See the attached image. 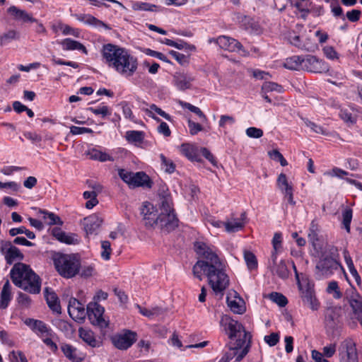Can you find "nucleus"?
Masks as SVG:
<instances>
[{
    "label": "nucleus",
    "mask_w": 362,
    "mask_h": 362,
    "mask_svg": "<svg viewBox=\"0 0 362 362\" xmlns=\"http://www.w3.org/2000/svg\"><path fill=\"white\" fill-rule=\"evenodd\" d=\"M197 253L203 257L194 265V276L202 280V274L208 278L209 284L216 293H223L229 285V277L225 272L224 262L206 243L197 242L194 244Z\"/></svg>",
    "instance_id": "obj_1"
},
{
    "label": "nucleus",
    "mask_w": 362,
    "mask_h": 362,
    "mask_svg": "<svg viewBox=\"0 0 362 362\" xmlns=\"http://www.w3.org/2000/svg\"><path fill=\"white\" fill-rule=\"evenodd\" d=\"M220 324L230 339L229 352H227L218 362H228L235 358L236 362H240L247 355L250 349V335L243 326L238 321L228 315H223Z\"/></svg>",
    "instance_id": "obj_2"
},
{
    "label": "nucleus",
    "mask_w": 362,
    "mask_h": 362,
    "mask_svg": "<svg viewBox=\"0 0 362 362\" xmlns=\"http://www.w3.org/2000/svg\"><path fill=\"white\" fill-rule=\"evenodd\" d=\"M101 54L104 63L122 76H132L137 69V59L125 48L106 44L103 46Z\"/></svg>",
    "instance_id": "obj_3"
},
{
    "label": "nucleus",
    "mask_w": 362,
    "mask_h": 362,
    "mask_svg": "<svg viewBox=\"0 0 362 362\" xmlns=\"http://www.w3.org/2000/svg\"><path fill=\"white\" fill-rule=\"evenodd\" d=\"M339 252L337 247L327 245L322 252L316 264L317 274L321 277H329L336 271L341 269L344 272L343 267L339 262Z\"/></svg>",
    "instance_id": "obj_4"
},
{
    "label": "nucleus",
    "mask_w": 362,
    "mask_h": 362,
    "mask_svg": "<svg viewBox=\"0 0 362 362\" xmlns=\"http://www.w3.org/2000/svg\"><path fill=\"white\" fill-rule=\"evenodd\" d=\"M52 260L56 270L64 278H72L80 271L81 261L76 255L57 252L53 255Z\"/></svg>",
    "instance_id": "obj_5"
},
{
    "label": "nucleus",
    "mask_w": 362,
    "mask_h": 362,
    "mask_svg": "<svg viewBox=\"0 0 362 362\" xmlns=\"http://www.w3.org/2000/svg\"><path fill=\"white\" fill-rule=\"evenodd\" d=\"M118 175L129 187L135 188L141 187L148 189L152 187V180L149 176L143 171L133 173L124 169H119Z\"/></svg>",
    "instance_id": "obj_6"
},
{
    "label": "nucleus",
    "mask_w": 362,
    "mask_h": 362,
    "mask_svg": "<svg viewBox=\"0 0 362 362\" xmlns=\"http://www.w3.org/2000/svg\"><path fill=\"white\" fill-rule=\"evenodd\" d=\"M293 269L295 272H296L295 264H293ZM296 276L300 298L303 303L309 306L313 310H318L320 307V303L315 296L314 284L308 279L303 280L302 282H300L298 278V274H296Z\"/></svg>",
    "instance_id": "obj_7"
},
{
    "label": "nucleus",
    "mask_w": 362,
    "mask_h": 362,
    "mask_svg": "<svg viewBox=\"0 0 362 362\" xmlns=\"http://www.w3.org/2000/svg\"><path fill=\"white\" fill-rule=\"evenodd\" d=\"M104 312V308L96 302L89 303L87 305L86 315L93 325L100 328H106L108 326L107 322L103 318Z\"/></svg>",
    "instance_id": "obj_8"
},
{
    "label": "nucleus",
    "mask_w": 362,
    "mask_h": 362,
    "mask_svg": "<svg viewBox=\"0 0 362 362\" xmlns=\"http://www.w3.org/2000/svg\"><path fill=\"white\" fill-rule=\"evenodd\" d=\"M177 226L178 219L174 212H160L154 227H158L161 230L168 233Z\"/></svg>",
    "instance_id": "obj_9"
},
{
    "label": "nucleus",
    "mask_w": 362,
    "mask_h": 362,
    "mask_svg": "<svg viewBox=\"0 0 362 362\" xmlns=\"http://www.w3.org/2000/svg\"><path fill=\"white\" fill-rule=\"evenodd\" d=\"M111 339L117 349L127 350L136 341V334L134 332L126 330L124 333L114 335Z\"/></svg>",
    "instance_id": "obj_10"
},
{
    "label": "nucleus",
    "mask_w": 362,
    "mask_h": 362,
    "mask_svg": "<svg viewBox=\"0 0 362 362\" xmlns=\"http://www.w3.org/2000/svg\"><path fill=\"white\" fill-rule=\"evenodd\" d=\"M213 41L225 50L241 52L243 55L247 54V52L243 48L242 44L234 38L222 35Z\"/></svg>",
    "instance_id": "obj_11"
},
{
    "label": "nucleus",
    "mask_w": 362,
    "mask_h": 362,
    "mask_svg": "<svg viewBox=\"0 0 362 362\" xmlns=\"http://www.w3.org/2000/svg\"><path fill=\"white\" fill-rule=\"evenodd\" d=\"M341 362H358L356 344L352 339L344 341L339 348Z\"/></svg>",
    "instance_id": "obj_12"
},
{
    "label": "nucleus",
    "mask_w": 362,
    "mask_h": 362,
    "mask_svg": "<svg viewBox=\"0 0 362 362\" xmlns=\"http://www.w3.org/2000/svg\"><path fill=\"white\" fill-rule=\"evenodd\" d=\"M345 295L356 318L361 316L362 315V296L354 287L347 289Z\"/></svg>",
    "instance_id": "obj_13"
},
{
    "label": "nucleus",
    "mask_w": 362,
    "mask_h": 362,
    "mask_svg": "<svg viewBox=\"0 0 362 362\" xmlns=\"http://www.w3.org/2000/svg\"><path fill=\"white\" fill-rule=\"evenodd\" d=\"M303 69L314 73H321L327 70V66L324 61L315 56L307 55L303 57Z\"/></svg>",
    "instance_id": "obj_14"
},
{
    "label": "nucleus",
    "mask_w": 362,
    "mask_h": 362,
    "mask_svg": "<svg viewBox=\"0 0 362 362\" xmlns=\"http://www.w3.org/2000/svg\"><path fill=\"white\" fill-rule=\"evenodd\" d=\"M32 272L33 270L26 264L17 263L11 270V279L13 283L18 287Z\"/></svg>",
    "instance_id": "obj_15"
},
{
    "label": "nucleus",
    "mask_w": 362,
    "mask_h": 362,
    "mask_svg": "<svg viewBox=\"0 0 362 362\" xmlns=\"http://www.w3.org/2000/svg\"><path fill=\"white\" fill-rule=\"evenodd\" d=\"M1 252L4 255L6 263L8 264H12L16 260H22L23 259V255L21 252L20 250L13 246L9 241L2 242Z\"/></svg>",
    "instance_id": "obj_16"
},
{
    "label": "nucleus",
    "mask_w": 362,
    "mask_h": 362,
    "mask_svg": "<svg viewBox=\"0 0 362 362\" xmlns=\"http://www.w3.org/2000/svg\"><path fill=\"white\" fill-rule=\"evenodd\" d=\"M68 312L70 317L76 321L84 320L87 314V310H85L83 304L74 298L69 300Z\"/></svg>",
    "instance_id": "obj_17"
},
{
    "label": "nucleus",
    "mask_w": 362,
    "mask_h": 362,
    "mask_svg": "<svg viewBox=\"0 0 362 362\" xmlns=\"http://www.w3.org/2000/svg\"><path fill=\"white\" fill-rule=\"evenodd\" d=\"M18 287L30 293H39L41 288L40 279L33 271Z\"/></svg>",
    "instance_id": "obj_18"
},
{
    "label": "nucleus",
    "mask_w": 362,
    "mask_h": 362,
    "mask_svg": "<svg viewBox=\"0 0 362 362\" xmlns=\"http://www.w3.org/2000/svg\"><path fill=\"white\" fill-rule=\"evenodd\" d=\"M141 214L143 216L144 224L148 227H154L158 218L157 211L150 202H144L141 208Z\"/></svg>",
    "instance_id": "obj_19"
},
{
    "label": "nucleus",
    "mask_w": 362,
    "mask_h": 362,
    "mask_svg": "<svg viewBox=\"0 0 362 362\" xmlns=\"http://www.w3.org/2000/svg\"><path fill=\"white\" fill-rule=\"evenodd\" d=\"M73 16L78 21L88 25L93 26L96 28H103L105 30H111L110 25L96 18L90 14L76 13Z\"/></svg>",
    "instance_id": "obj_20"
},
{
    "label": "nucleus",
    "mask_w": 362,
    "mask_h": 362,
    "mask_svg": "<svg viewBox=\"0 0 362 362\" xmlns=\"http://www.w3.org/2000/svg\"><path fill=\"white\" fill-rule=\"evenodd\" d=\"M193 81L194 78L187 73L176 72L173 76V83L180 90L191 88Z\"/></svg>",
    "instance_id": "obj_21"
},
{
    "label": "nucleus",
    "mask_w": 362,
    "mask_h": 362,
    "mask_svg": "<svg viewBox=\"0 0 362 362\" xmlns=\"http://www.w3.org/2000/svg\"><path fill=\"white\" fill-rule=\"evenodd\" d=\"M103 219L97 214H92L83 219V228L87 235L93 234L100 226Z\"/></svg>",
    "instance_id": "obj_22"
},
{
    "label": "nucleus",
    "mask_w": 362,
    "mask_h": 362,
    "mask_svg": "<svg viewBox=\"0 0 362 362\" xmlns=\"http://www.w3.org/2000/svg\"><path fill=\"white\" fill-rule=\"evenodd\" d=\"M180 151L182 155L192 161H201L199 148L197 146L186 143L180 146Z\"/></svg>",
    "instance_id": "obj_23"
},
{
    "label": "nucleus",
    "mask_w": 362,
    "mask_h": 362,
    "mask_svg": "<svg viewBox=\"0 0 362 362\" xmlns=\"http://www.w3.org/2000/svg\"><path fill=\"white\" fill-rule=\"evenodd\" d=\"M8 13H10L14 19L21 21L23 23H34L37 21L33 16L24 10H21L15 6H11L8 8Z\"/></svg>",
    "instance_id": "obj_24"
},
{
    "label": "nucleus",
    "mask_w": 362,
    "mask_h": 362,
    "mask_svg": "<svg viewBox=\"0 0 362 362\" xmlns=\"http://www.w3.org/2000/svg\"><path fill=\"white\" fill-rule=\"evenodd\" d=\"M245 213H242L240 218H230L226 221V231L231 233L242 230L245 226Z\"/></svg>",
    "instance_id": "obj_25"
},
{
    "label": "nucleus",
    "mask_w": 362,
    "mask_h": 362,
    "mask_svg": "<svg viewBox=\"0 0 362 362\" xmlns=\"http://www.w3.org/2000/svg\"><path fill=\"white\" fill-rule=\"evenodd\" d=\"M45 298L49 308L54 313H61V306L59 298L54 291H49L48 288L45 290Z\"/></svg>",
    "instance_id": "obj_26"
},
{
    "label": "nucleus",
    "mask_w": 362,
    "mask_h": 362,
    "mask_svg": "<svg viewBox=\"0 0 362 362\" xmlns=\"http://www.w3.org/2000/svg\"><path fill=\"white\" fill-rule=\"evenodd\" d=\"M53 235L60 242L69 245H75L78 243L77 235L75 234H68L58 228L52 230Z\"/></svg>",
    "instance_id": "obj_27"
},
{
    "label": "nucleus",
    "mask_w": 362,
    "mask_h": 362,
    "mask_svg": "<svg viewBox=\"0 0 362 362\" xmlns=\"http://www.w3.org/2000/svg\"><path fill=\"white\" fill-rule=\"evenodd\" d=\"M227 304L230 310L236 314H243L245 311L244 301L240 298L227 297Z\"/></svg>",
    "instance_id": "obj_28"
},
{
    "label": "nucleus",
    "mask_w": 362,
    "mask_h": 362,
    "mask_svg": "<svg viewBox=\"0 0 362 362\" xmlns=\"http://www.w3.org/2000/svg\"><path fill=\"white\" fill-rule=\"evenodd\" d=\"M25 323L35 332L48 334L50 331L47 325L41 320L28 318Z\"/></svg>",
    "instance_id": "obj_29"
},
{
    "label": "nucleus",
    "mask_w": 362,
    "mask_h": 362,
    "mask_svg": "<svg viewBox=\"0 0 362 362\" xmlns=\"http://www.w3.org/2000/svg\"><path fill=\"white\" fill-rule=\"evenodd\" d=\"M11 300V285L7 280L4 284L0 296V309H6Z\"/></svg>",
    "instance_id": "obj_30"
},
{
    "label": "nucleus",
    "mask_w": 362,
    "mask_h": 362,
    "mask_svg": "<svg viewBox=\"0 0 362 362\" xmlns=\"http://www.w3.org/2000/svg\"><path fill=\"white\" fill-rule=\"evenodd\" d=\"M60 44L62 45L64 50H79L87 54V49L83 44L71 38H66L63 40Z\"/></svg>",
    "instance_id": "obj_31"
},
{
    "label": "nucleus",
    "mask_w": 362,
    "mask_h": 362,
    "mask_svg": "<svg viewBox=\"0 0 362 362\" xmlns=\"http://www.w3.org/2000/svg\"><path fill=\"white\" fill-rule=\"evenodd\" d=\"M284 67L290 70L303 69V57L295 55L287 58L284 63Z\"/></svg>",
    "instance_id": "obj_32"
},
{
    "label": "nucleus",
    "mask_w": 362,
    "mask_h": 362,
    "mask_svg": "<svg viewBox=\"0 0 362 362\" xmlns=\"http://www.w3.org/2000/svg\"><path fill=\"white\" fill-rule=\"evenodd\" d=\"M79 337L92 347L97 346L98 342L95 338L94 333L88 329H83L82 327L78 329Z\"/></svg>",
    "instance_id": "obj_33"
},
{
    "label": "nucleus",
    "mask_w": 362,
    "mask_h": 362,
    "mask_svg": "<svg viewBox=\"0 0 362 362\" xmlns=\"http://www.w3.org/2000/svg\"><path fill=\"white\" fill-rule=\"evenodd\" d=\"M146 112L147 113V115L149 117H152L153 119H154L157 122H160V119L158 117L155 116L153 112L157 113L158 115H160L161 117H163V118H165V119H167L168 121L171 120V117L168 114H167L162 109H160V107H157L154 104L151 105L149 106V109H147L146 110Z\"/></svg>",
    "instance_id": "obj_34"
},
{
    "label": "nucleus",
    "mask_w": 362,
    "mask_h": 362,
    "mask_svg": "<svg viewBox=\"0 0 362 362\" xmlns=\"http://www.w3.org/2000/svg\"><path fill=\"white\" fill-rule=\"evenodd\" d=\"M39 213L43 215L42 218L48 225L62 226L63 224V221L61 220V218L52 212H49L45 210H40Z\"/></svg>",
    "instance_id": "obj_35"
},
{
    "label": "nucleus",
    "mask_w": 362,
    "mask_h": 362,
    "mask_svg": "<svg viewBox=\"0 0 362 362\" xmlns=\"http://www.w3.org/2000/svg\"><path fill=\"white\" fill-rule=\"evenodd\" d=\"M88 155L90 156V158L95 160H99L100 162H105V161H113L114 158L110 155L102 152L97 149H92L89 151Z\"/></svg>",
    "instance_id": "obj_36"
},
{
    "label": "nucleus",
    "mask_w": 362,
    "mask_h": 362,
    "mask_svg": "<svg viewBox=\"0 0 362 362\" xmlns=\"http://www.w3.org/2000/svg\"><path fill=\"white\" fill-rule=\"evenodd\" d=\"M273 274L277 275L281 279H286L289 276V271L284 261L281 260L279 263L274 264L272 269Z\"/></svg>",
    "instance_id": "obj_37"
},
{
    "label": "nucleus",
    "mask_w": 362,
    "mask_h": 362,
    "mask_svg": "<svg viewBox=\"0 0 362 362\" xmlns=\"http://www.w3.org/2000/svg\"><path fill=\"white\" fill-rule=\"evenodd\" d=\"M158 7L155 4H148L146 2L142 1H136L132 4V9L134 11H151L154 12L157 11V8Z\"/></svg>",
    "instance_id": "obj_38"
},
{
    "label": "nucleus",
    "mask_w": 362,
    "mask_h": 362,
    "mask_svg": "<svg viewBox=\"0 0 362 362\" xmlns=\"http://www.w3.org/2000/svg\"><path fill=\"white\" fill-rule=\"evenodd\" d=\"M277 185L283 194L293 191L292 185L288 183L286 175L284 173L279 175Z\"/></svg>",
    "instance_id": "obj_39"
},
{
    "label": "nucleus",
    "mask_w": 362,
    "mask_h": 362,
    "mask_svg": "<svg viewBox=\"0 0 362 362\" xmlns=\"http://www.w3.org/2000/svg\"><path fill=\"white\" fill-rule=\"evenodd\" d=\"M137 308L139 309V313L148 318H153L155 316H158L163 313V310L160 308L155 307L151 309H148L144 307H141L139 305H136Z\"/></svg>",
    "instance_id": "obj_40"
},
{
    "label": "nucleus",
    "mask_w": 362,
    "mask_h": 362,
    "mask_svg": "<svg viewBox=\"0 0 362 362\" xmlns=\"http://www.w3.org/2000/svg\"><path fill=\"white\" fill-rule=\"evenodd\" d=\"M160 158L162 169L168 174L173 173L176 168L174 162L171 159L165 157L163 153L160 154Z\"/></svg>",
    "instance_id": "obj_41"
},
{
    "label": "nucleus",
    "mask_w": 362,
    "mask_h": 362,
    "mask_svg": "<svg viewBox=\"0 0 362 362\" xmlns=\"http://www.w3.org/2000/svg\"><path fill=\"white\" fill-rule=\"evenodd\" d=\"M319 226L315 220L312 221L308 233V239L314 247L315 243L318 240Z\"/></svg>",
    "instance_id": "obj_42"
},
{
    "label": "nucleus",
    "mask_w": 362,
    "mask_h": 362,
    "mask_svg": "<svg viewBox=\"0 0 362 362\" xmlns=\"http://www.w3.org/2000/svg\"><path fill=\"white\" fill-rule=\"evenodd\" d=\"M326 291L327 293L332 295L334 299H340L342 297V293L336 281H332L328 284Z\"/></svg>",
    "instance_id": "obj_43"
},
{
    "label": "nucleus",
    "mask_w": 362,
    "mask_h": 362,
    "mask_svg": "<svg viewBox=\"0 0 362 362\" xmlns=\"http://www.w3.org/2000/svg\"><path fill=\"white\" fill-rule=\"evenodd\" d=\"M241 22L247 30L257 32L259 30V26L257 22L249 16H244Z\"/></svg>",
    "instance_id": "obj_44"
},
{
    "label": "nucleus",
    "mask_w": 362,
    "mask_h": 362,
    "mask_svg": "<svg viewBox=\"0 0 362 362\" xmlns=\"http://www.w3.org/2000/svg\"><path fill=\"white\" fill-rule=\"evenodd\" d=\"M160 212H174L172 207L173 200L170 195H165L160 198Z\"/></svg>",
    "instance_id": "obj_45"
},
{
    "label": "nucleus",
    "mask_w": 362,
    "mask_h": 362,
    "mask_svg": "<svg viewBox=\"0 0 362 362\" xmlns=\"http://www.w3.org/2000/svg\"><path fill=\"white\" fill-rule=\"evenodd\" d=\"M269 299L276 303L280 307H284L288 303V300L285 296L280 293L272 292L269 296Z\"/></svg>",
    "instance_id": "obj_46"
},
{
    "label": "nucleus",
    "mask_w": 362,
    "mask_h": 362,
    "mask_svg": "<svg viewBox=\"0 0 362 362\" xmlns=\"http://www.w3.org/2000/svg\"><path fill=\"white\" fill-rule=\"evenodd\" d=\"M244 259L249 269L252 270L257 268V258L252 252L245 250L244 252Z\"/></svg>",
    "instance_id": "obj_47"
},
{
    "label": "nucleus",
    "mask_w": 362,
    "mask_h": 362,
    "mask_svg": "<svg viewBox=\"0 0 362 362\" xmlns=\"http://www.w3.org/2000/svg\"><path fill=\"white\" fill-rule=\"evenodd\" d=\"M22 233H25V235L29 239L33 240L35 238V233L33 232L26 229V228L24 226H21L19 228H13L11 229H10V230H9V234L11 236H16L18 234H22Z\"/></svg>",
    "instance_id": "obj_48"
},
{
    "label": "nucleus",
    "mask_w": 362,
    "mask_h": 362,
    "mask_svg": "<svg viewBox=\"0 0 362 362\" xmlns=\"http://www.w3.org/2000/svg\"><path fill=\"white\" fill-rule=\"evenodd\" d=\"M62 351L66 358L69 360L75 361L77 360L76 354V349L70 344H64L62 346Z\"/></svg>",
    "instance_id": "obj_49"
},
{
    "label": "nucleus",
    "mask_w": 362,
    "mask_h": 362,
    "mask_svg": "<svg viewBox=\"0 0 362 362\" xmlns=\"http://www.w3.org/2000/svg\"><path fill=\"white\" fill-rule=\"evenodd\" d=\"M283 88L276 83L267 81L264 82L262 87V92L267 93L269 91L282 92Z\"/></svg>",
    "instance_id": "obj_50"
},
{
    "label": "nucleus",
    "mask_w": 362,
    "mask_h": 362,
    "mask_svg": "<svg viewBox=\"0 0 362 362\" xmlns=\"http://www.w3.org/2000/svg\"><path fill=\"white\" fill-rule=\"evenodd\" d=\"M126 138L130 142H141L144 139L143 133L139 131H128L126 133Z\"/></svg>",
    "instance_id": "obj_51"
},
{
    "label": "nucleus",
    "mask_w": 362,
    "mask_h": 362,
    "mask_svg": "<svg viewBox=\"0 0 362 362\" xmlns=\"http://www.w3.org/2000/svg\"><path fill=\"white\" fill-rule=\"evenodd\" d=\"M342 223L347 232L350 231V224L352 219V210L349 208L346 209L342 213Z\"/></svg>",
    "instance_id": "obj_52"
},
{
    "label": "nucleus",
    "mask_w": 362,
    "mask_h": 362,
    "mask_svg": "<svg viewBox=\"0 0 362 362\" xmlns=\"http://www.w3.org/2000/svg\"><path fill=\"white\" fill-rule=\"evenodd\" d=\"M101 257L105 260H108L110 258V255L112 252L111 244L107 240L102 241L101 243Z\"/></svg>",
    "instance_id": "obj_53"
},
{
    "label": "nucleus",
    "mask_w": 362,
    "mask_h": 362,
    "mask_svg": "<svg viewBox=\"0 0 362 362\" xmlns=\"http://www.w3.org/2000/svg\"><path fill=\"white\" fill-rule=\"evenodd\" d=\"M183 107H186L187 109H188L189 111H191L192 112H194V114H196L197 115L199 116V117L202 120V121H206L207 119L206 115L204 114V112L201 110L200 108H199L198 107H196L194 105H192V104L190 103H183L182 105Z\"/></svg>",
    "instance_id": "obj_54"
},
{
    "label": "nucleus",
    "mask_w": 362,
    "mask_h": 362,
    "mask_svg": "<svg viewBox=\"0 0 362 362\" xmlns=\"http://www.w3.org/2000/svg\"><path fill=\"white\" fill-rule=\"evenodd\" d=\"M169 54L170 55H172L176 59V61L181 65L184 66V65L188 64V63H189V57L188 56L185 55L183 54H181V53L177 52L174 50L170 51Z\"/></svg>",
    "instance_id": "obj_55"
},
{
    "label": "nucleus",
    "mask_w": 362,
    "mask_h": 362,
    "mask_svg": "<svg viewBox=\"0 0 362 362\" xmlns=\"http://www.w3.org/2000/svg\"><path fill=\"white\" fill-rule=\"evenodd\" d=\"M88 110L96 115H101L103 117H105L107 115H110V111L108 107L105 105L98 107H89Z\"/></svg>",
    "instance_id": "obj_56"
},
{
    "label": "nucleus",
    "mask_w": 362,
    "mask_h": 362,
    "mask_svg": "<svg viewBox=\"0 0 362 362\" xmlns=\"http://www.w3.org/2000/svg\"><path fill=\"white\" fill-rule=\"evenodd\" d=\"M18 37V33L14 30H8L3 35L1 36L0 40L1 44H5L10 42L12 40L16 39Z\"/></svg>",
    "instance_id": "obj_57"
},
{
    "label": "nucleus",
    "mask_w": 362,
    "mask_h": 362,
    "mask_svg": "<svg viewBox=\"0 0 362 362\" xmlns=\"http://www.w3.org/2000/svg\"><path fill=\"white\" fill-rule=\"evenodd\" d=\"M9 358L11 362H23L27 360L25 354L21 351H13L10 354Z\"/></svg>",
    "instance_id": "obj_58"
},
{
    "label": "nucleus",
    "mask_w": 362,
    "mask_h": 362,
    "mask_svg": "<svg viewBox=\"0 0 362 362\" xmlns=\"http://www.w3.org/2000/svg\"><path fill=\"white\" fill-rule=\"evenodd\" d=\"M264 341L270 346H275L279 341V335L278 333L273 332L269 335H266L264 338Z\"/></svg>",
    "instance_id": "obj_59"
},
{
    "label": "nucleus",
    "mask_w": 362,
    "mask_h": 362,
    "mask_svg": "<svg viewBox=\"0 0 362 362\" xmlns=\"http://www.w3.org/2000/svg\"><path fill=\"white\" fill-rule=\"evenodd\" d=\"M246 134L251 138L259 139L263 136V131L256 127H249L246 129Z\"/></svg>",
    "instance_id": "obj_60"
},
{
    "label": "nucleus",
    "mask_w": 362,
    "mask_h": 362,
    "mask_svg": "<svg viewBox=\"0 0 362 362\" xmlns=\"http://www.w3.org/2000/svg\"><path fill=\"white\" fill-rule=\"evenodd\" d=\"M324 175L331 177H338L339 178H342L344 175H348V172L335 167L331 171L325 172Z\"/></svg>",
    "instance_id": "obj_61"
},
{
    "label": "nucleus",
    "mask_w": 362,
    "mask_h": 362,
    "mask_svg": "<svg viewBox=\"0 0 362 362\" xmlns=\"http://www.w3.org/2000/svg\"><path fill=\"white\" fill-rule=\"evenodd\" d=\"M70 133L73 135H79L86 133H93V130L88 127H79L76 126H72L70 127Z\"/></svg>",
    "instance_id": "obj_62"
},
{
    "label": "nucleus",
    "mask_w": 362,
    "mask_h": 362,
    "mask_svg": "<svg viewBox=\"0 0 362 362\" xmlns=\"http://www.w3.org/2000/svg\"><path fill=\"white\" fill-rule=\"evenodd\" d=\"M235 122V118L233 116L229 115H221L218 122L220 127L224 128L227 124H233Z\"/></svg>",
    "instance_id": "obj_63"
},
{
    "label": "nucleus",
    "mask_w": 362,
    "mask_h": 362,
    "mask_svg": "<svg viewBox=\"0 0 362 362\" xmlns=\"http://www.w3.org/2000/svg\"><path fill=\"white\" fill-rule=\"evenodd\" d=\"M305 124L307 127H310L314 132L317 134H321L324 135L327 134V131L322 127L317 125L313 122L307 121L305 122Z\"/></svg>",
    "instance_id": "obj_64"
}]
</instances>
